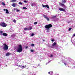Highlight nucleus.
Returning a JSON list of instances; mask_svg holds the SVG:
<instances>
[{
    "instance_id": "obj_9",
    "label": "nucleus",
    "mask_w": 75,
    "mask_h": 75,
    "mask_svg": "<svg viewBox=\"0 0 75 75\" xmlns=\"http://www.w3.org/2000/svg\"><path fill=\"white\" fill-rule=\"evenodd\" d=\"M11 54L8 52L6 54V56H9L10 55H11Z\"/></svg>"
},
{
    "instance_id": "obj_10",
    "label": "nucleus",
    "mask_w": 75,
    "mask_h": 75,
    "mask_svg": "<svg viewBox=\"0 0 75 75\" xmlns=\"http://www.w3.org/2000/svg\"><path fill=\"white\" fill-rule=\"evenodd\" d=\"M2 35H3V36H4L5 37H6V36H7V35L6 33H3Z\"/></svg>"
},
{
    "instance_id": "obj_29",
    "label": "nucleus",
    "mask_w": 75,
    "mask_h": 75,
    "mask_svg": "<svg viewBox=\"0 0 75 75\" xmlns=\"http://www.w3.org/2000/svg\"><path fill=\"white\" fill-rule=\"evenodd\" d=\"M31 46H33V47L34 46V44H32L31 45Z\"/></svg>"
},
{
    "instance_id": "obj_16",
    "label": "nucleus",
    "mask_w": 75,
    "mask_h": 75,
    "mask_svg": "<svg viewBox=\"0 0 75 75\" xmlns=\"http://www.w3.org/2000/svg\"><path fill=\"white\" fill-rule=\"evenodd\" d=\"M17 0H11V2H13V3H14V2H15V1H16Z\"/></svg>"
},
{
    "instance_id": "obj_30",
    "label": "nucleus",
    "mask_w": 75,
    "mask_h": 75,
    "mask_svg": "<svg viewBox=\"0 0 75 75\" xmlns=\"http://www.w3.org/2000/svg\"><path fill=\"white\" fill-rule=\"evenodd\" d=\"M53 74V72L50 71V75H52Z\"/></svg>"
},
{
    "instance_id": "obj_12",
    "label": "nucleus",
    "mask_w": 75,
    "mask_h": 75,
    "mask_svg": "<svg viewBox=\"0 0 75 75\" xmlns=\"http://www.w3.org/2000/svg\"><path fill=\"white\" fill-rule=\"evenodd\" d=\"M57 45V43L56 42H54L53 44L52 45V47H54V46H55Z\"/></svg>"
},
{
    "instance_id": "obj_22",
    "label": "nucleus",
    "mask_w": 75,
    "mask_h": 75,
    "mask_svg": "<svg viewBox=\"0 0 75 75\" xmlns=\"http://www.w3.org/2000/svg\"><path fill=\"white\" fill-rule=\"evenodd\" d=\"M19 4H21V5H23V3H21V2H20L19 3Z\"/></svg>"
},
{
    "instance_id": "obj_17",
    "label": "nucleus",
    "mask_w": 75,
    "mask_h": 75,
    "mask_svg": "<svg viewBox=\"0 0 75 75\" xmlns=\"http://www.w3.org/2000/svg\"><path fill=\"white\" fill-rule=\"evenodd\" d=\"M62 3H66V1L65 0H62Z\"/></svg>"
},
{
    "instance_id": "obj_1",
    "label": "nucleus",
    "mask_w": 75,
    "mask_h": 75,
    "mask_svg": "<svg viewBox=\"0 0 75 75\" xmlns=\"http://www.w3.org/2000/svg\"><path fill=\"white\" fill-rule=\"evenodd\" d=\"M23 51V47L21 45H18V47L17 49V51L18 52H21Z\"/></svg>"
},
{
    "instance_id": "obj_37",
    "label": "nucleus",
    "mask_w": 75,
    "mask_h": 75,
    "mask_svg": "<svg viewBox=\"0 0 75 75\" xmlns=\"http://www.w3.org/2000/svg\"><path fill=\"white\" fill-rule=\"evenodd\" d=\"M54 17H55V16H53V17H52V19H53V18H54Z\"/></svg>"
},
{
    "instance_id": "obj_46",
    "label": "nucleus",
    "mask_w": 75,
    "mask_h": 75,
    "mask_svg": "<svg viewBox=\"0 0 75 75\" xmlns=\"http://www.w3.org/2000/svg\"><path fill=\"white\" fill-rule=\"evenodd\" d=\"M43 41H44V40H43Z\"/></svg>"
},
{
    "instance_id": "obj_23",
    "label": "nucleus",
    "mask_w": 75,
    "mask_h": 75,
    "mask_svg": "<svg viewBox=\"0 0 75 75\" xmlns=\"http://www.w3.org/2000/svg\"><path fill=\"white\" fill-rule=\"evenodd\" d=\"M13 21L14 23H16V21L15 19L13 20Z\"/></svg>"
},
{
    "instance_id": "obj_49",
    "label": "nucleus",
    "mask_w": 75,
    "mask_h": 75,
    "mask_svg": "<svg viewBox=\"0 0 75 75\" xmlns=\"http://www.w3.org/2000/svg\"><path fill=\"white\" fill-rule=\"evenodd\" d=\"M74 46H75V44L74 45Z\"/></svg>"
},
{
    "instance_id": "obj_18",
    "label": "nucleus",
    "mask_w": 75,
    "mask_h": 75,
    "mask_svg": "<svg viewBox=\"0 0 75 75\" xmlns=\"http://www.w3.org/2000/svg\"><path fill=\"white\" fill-rule=\"evenodd\" d=\"M24 30H25V31H26L27 30H29V29L28 28H24Z\"/></svg>"
},
{
    "instance_id": "obj_26",
    "label": "nucleus",
    "mask_w": 75,
    "mask_h": 75,
    "mask_svg": "<svg viewBox=\"0 0 75 75\" xmlns=\"http://www.w3.org/2000/svg\"><path fill=\"white\" fill-rule=\"evenodd\" d=\"M37 23H38L37 22H36L34 23V24H35V25L36 24H37Z\"/></svg>"
},
{
    "instance_id": "obj_41",
    "label": "nucleus",
    "mask_w": 75,
    "mask_h": 75,
    "mask_svg": "<svg viewBox=\"0 0 75 75\" xmlns=\"http://www.w3.org/2000/svg\"><path fill=\"white\" fill-rule=\"evenodd\" d=\"M33 75H35L36 74H35L33 73Z\"/></svg>"
},
{
    "instance_id": "obj_4",
    "label": "nucleus",
    "mask_w": 75,
    "mask_h": 75,
    "mask_svg": "<svg viewBox=\"0 0 75 75\" xmlns=\"http://www.w3.org/2000/svg\"><path fill=\"white\" fill-rule=\"evenodd\" d=\"M0 25L2 27H6L7 26V25L6 24V23H2L0 24Z\"/></svg>"
},
{
    "instance_id": "obj_11",
    "label": "nucleus",
    "mask_w": 75,
    "mask_h": 75,
    "mask_svg": "<svg viewBox=\"0 0 75 75\" xmlns=\"http://www.w3.org/2000/svg\"><path fill=\"white\" fill-rule=\"evenodd\" d=\"M16 3H13L12 4V6L13 7H16Z\"/></svg>"
},
{
    "instance_id": "obj_40",
    "label": "nucleus",
    "mask_w": 75,
    "mask_h": 75,
    "mask_svg": "<svg viewBox=\"0 0 75 75\" xmlns=\"http://www.w3.org/2000/svg\"><path fill=\"white\" fill-rule=\"evenodd\" d=\"M28 48V46H26V47H25V48L26 49H27V48Z\"/></svg>"
},
{
    "instance_id": "obj_47",
    "label": "nucleus",
    "mask_w": 75,
    "mask_h": 75,
    "mask_svg": "<svg viewBox=\"0 0 75 75\" xmlns=\"http://www.w3.org/2000/svg\"><path fill=\"white\" fill-rule=\"evenodd\" d=\"M57 75H59V74H57Z\"/></svg>"
},
{
    "instance_id": "obj_38",
    "label": "nucleus",
    "mask_w": 75,
    "mask_h": 75,
    "mask_svg": "<svg viewBox=\"0 0 75 75\" xmlns=\"http://www.w3.org/2000/svg\"><path fill=\"white\" fill-rule=\"evenodd\" d=\"M48 74H50V75H51V74H50V71L48 72Z\"/></svg>"
},
{
    "instance_id": "obj_2",
    "label": "nucleus",
    "mask_w": 75,
    "mask_h": 75,
    "mask_svg": "<svg viewBox=\"0 0 75 75\" xmlns=\"http://www.w3.org/2000/svg\"><path fill=\"white\" fill-rule=\"evenodd\" d=\"M52 27V25L50 24L49 25H45V28H46L45 30H47V32L48 33L49 32V30H50V28H51Z\"/></svg>"
},
{
    "instance_id": "obj_34",
    "label": "nucleus",
    "mask_w": 75,
    "mask_h": 75,
    "mask_svg": "<svg viewBox=\"0 0 75 75\" xmlns=\"http://www.w3.org/2000/svg\"><path fill=\"white\" fill-rule=\"evenodd\" d=\"M34 33H32L31 34V36H34Z\"/></svg>"
},
{
    "instance_id": "obj_3",
    "label": "nucleus",
    "mask_w": 75,
    "mask_h": 75,
    "mask_svg": "<svg viewBox=\"0 0 75 75\" xmlns=\"http://www.w3.org/2000/svg\"><path fill=\"white\" fill-rule=\"evenodd\" d=\"M3 45H4V47H3L4 49V50L7 51L8 49V46L6 44H4Z\"/></svg>"
},
{
    "instance_id": "obj_24",
    "label": "nucleus",
    "mask_w": 75,
    "mask_h": 75,
    "mask_svg": "<svg viewBox=\"0 0 75 75\" xmlns=\"http://www.w3.org/2000/svg\"><path fill=\"white\" fill-rule=\"evenodd\" d=\"M22 66V68H25V67H26L27 66H26V65H25V66Z\"/></svg>"
},
{
    "instance_id": "obj_28",
    "label": "nucleus",
    "mask_w": 75,
    "mask_h": 75,
    "mask_svg": "<svg viewBox=\"0 0 75 75\" xmlns=\"http://www.w3.org/2000/svg\"><path fill=\"white\" fill-rule=\"evenodd\" d=\"M30 51H31V52H34V50H30Z\"/></svg>"
},
{
    "instance_id": "obj_42",
    "label": "nucleus",
    "mask_w": 75,
    "mask_h": 75,
    "mask_svg": "<svg viewBox=\"0 0 75 75\" xmlns=\"http://www.w3.org/2000/svg\"><path fill=\"white\" fill-rule=\"evenodd\" d=\"M73 36H75V33L74 34H73Z\"/></svg>"
},
{
    "instance_id": "obj_5",
    "label": "nucleus",
    "mask_w": 75,
    "mask_h": 75,
    "mask_svg": "<svg viewBox=\"0 0 75 75\" xmlns=\"http://www.w3.org/2000/svg\"><path fill=\"white\" fill-rule=\"evenodd\" d=\"M43 17H44V18L47 20V21H49L50 20L49 18L47 16L44 15H43Z\"/></svg>"
},
{
    "instance_id": "obj_8",
    "label": "nucleus",
    "mask_w": 75,
    "mask_h": 75,
    "mask_svg": "<svg viewBox=\"0 0 75 75\" xmlns=\"http://www.w3.org/2000/svg\"><path fill=\"white\" fill-rule=\"evenodd\" d=\"M36 4L34 3H32L31 4V6L32 7H33V6H36Z\"/></svg>"
},
{
    "instance_id": "obj_48",
    "label": "nucleus",
    "mask_w": 75,
    "mask_h": 75,
    "mask_svg": "<svg viewBox=\"0 0 75 75\" xmlns=\"http://www.w3.org/2000/svg\"><path fill=\"white\" fill-rule=\"evenodd\" d=\"M46 65H47V64H46Z\"/></svg>"
},
{
    "instance_id": "obj_27",
    "label": "nucleus",
    "mask_w": 75,
    "mask_h": 75,
    "mask_svg": "<svg viewBox=\"0 0 75 75\" xmlns=\"http://www.w3.org/2000/svg\"><path fill=\"white\" fill-rule=\"evenodd\" d=\"M23 9H27V8L25 7H23Z\"/></svg>"
},
{
    "instance_id": "obj_50",
    "label": "nucleus",
    "mask_w": 75,
    "mask_h": 75,
    "mask_svg": "<svg viewBox=\"0 0 75 75\" xmlns=\"http://www.w3.org/2000/svg\"><path fill=\"white\" fill-rule=\"evenodd\" d=\"M0 66H1L0 65Z\"/></svg>"
},
{
    "instance_id": "obj_21",
    "label": "nucleus",
    "mask_w": 75,
    "mask_h": 75,
    "mask_svg": "<svg viewBox=\"0 0 75 75\" xmlns=\"http://www.w3.org/2000/svg\"><path fill=\"white\" fill-rule=\"evenodd\" d=\"M28 29H29V30H32V29H33V28H32V27H31L29 28H28Z\"/></svg>"
},
{
    "instance_id": "obj_19",
    "label": "nucleus",
    "mask_w": 75,
    "mask_h": 75,
    "mask_svg": "<svg viewBox=\"0 0 75 75\" xmlns=\"http://www.w3.org/2000/svg\"><path fill=\"white\" fill-rule=\"evenodd\" d=\"M64 64V65H67V63L66 61H65L63 62Z\"/></svg>"
},
{
    "instance_id": "obj_25",
    "label": "nucleus",
    "mask_w": 75,
    "mask_h": 75,
    "mask_svg": "<svg viewBox=\"0 0 75 75\" xmlns=\"http://www.w3.org/2000/svg\"><path fill=\"white\" fill-rule=\"evenodd\" d=\"M2 4L3 6H5V4H4V3L2 2Z\"/></svg>"
},
{
    "instance_id": "obj_6",
    "label": "nucleus",
    "mask_w": 75,
    "mask_h": 75,
    "mask_svg": "<svg viewBox=\"0 0 75 75\" xmlns=\"http://www.w3.org/2000/svg\"><path fill=\"white\" fill-rule=\"evenodd\" d=\"M42 7H47V8H50V7H49V6H48V5H44L43 4H42Z\"/></svg>"
},
{
    "instance_id": "obj_32",
    "label": "nucleus",
    "mask_w": 75,
    "mask_h": 75,
    "mask_svg": "<svg viewBox=\"0 0 75 75\" xmlns=\"http://www.w3.org/2000/svg\"><path fill=\"white\" fill-rule=\"evenodd\" d=\"M24 3H27L28 2V1H24Z\"/></svg>"
},
{
    "instance_id": "obj_14",
    "label": "nucleus",
    "mask_w": 75,
    "mask_h": 75,
    "mask_svg": "<svg viewBox=\"0 0 75 75\" xmlns=\"http://www.w3.org/2000/svg\"><path fill=\"white\" fill-rule=\"evenodd\" d=\"M6 14H8V13H9V12H8V10H7V9L6 10Z\"/></svg>"
},
{
    "instance_id": "obj_33",
    "label": "nucleus",
    "mask_w": 75,
    "mask_h": 75,
    "mask_svg": "<svg viewBox=\"0 0 75 75\" xmlns=\"http://www.w3.org/2000/svg\"><path fill=\"white\" fill-rule=\"evenodd\" d=\"M72 30V28H69V31H70V30Z\"/></svg>"
},
{
    "instance_id": "obj_43",
    "label": "nucleus",
    "mask_w": 75,
    "mask_h": 75,
    "mask_svg": "<svg viewBox=\"0 0 75 75\" xmlns=\"http://www.w3.org/2000/svg\"><path fill=\"white\" fill-rule=\"evenodd\" d=\"M4 11H6V9H4Z\"/></svg>"
},
{
    "instance_id": "obj_13",
    "label": "nucleus",
    "mask_w": 75,
    "mask_h": 75,
    "mask_svg": "<svg viewBox=\"0 0 75 75\" xmlns=\"http://www.w3.org/2000/svg\"><path fill=\"white\" fill-rule=\"evenodd\" d=\"M59 5L60 6H65V5H64V4L61 3H59Z\"/></svg>"
},
{
    "instance_id": "obj_35",
    "label": "nucleus",
    "mask_w": 75,
    "mask_h": 75,
    "mask_svg": "<svg viewBox=\"0 0 75 75\" xmlns=\"http://www.w3.org/2000/svg\"><path fill=\"white\" fill-rule=\"evenodd\" d=\"M53 57V55L52 54H51L50 56V57Z\"/></svg>"
},
{
    "instance_id": "obj_39",
    "label": "nucleus",
    "mask_w": 75,
    "mask_h": 75,
    "mask_svg": "<svg viewBox=\"0 0 75 75\" xmlns=\"http://www.w3.org/2000/svg\"><path fill=\"white\" fill-rule=\"evenodd\" d=\"M54 41V39H52V42H53V41Z\"/></svg>"
},
{
    "instance_id": "obj_7",
    "label": "nucleus",
    "mask_w": 75,
    "mask_h": 75,
    "mask_svg": "<svg viewBox=\"0 0 75 75\" xmlns=\"http://www.w3.org/2000/svg\"><path fill=\"white\" fill-rule=\"evenodd\" d=\"M59 10H60V11H65V10L63 8H59Z\"/></svg>"
},
{
    "instance_id": "obj_45",
    "label": "nucleus",
    "mask_w": 75,
    "mask_h": 75,
    "mask_svg": "<svg viewBox=\"0 0 75 75\" xmlns=\"http://www.w3.org/2000/svg\"><path fill=\"white\" fill-rule=\"evenodd\" d=\"M14 10H16V9H14Z\"/></svg>"
},
{
    "instance_id": "obj_36",
    "label": "nucleus",
    "mask_w": 75,
    "mask_h": 75,
    "mask_svg": "<svg viewBox=\"0 0 75 75\" xmlns=\"http://www.w3.org/2000/svg\"><path fill=\"white\" fill-rule=\"evenodd\" d=\"M16 11H17V12H18V11H20V10H17Z\"/></svg>"
},
{
    "instance_id": "obj_31",
    "label": "nucleus",
    "mask_w": 75,
    "mask_h": 75,
    "mask_svg": "<svg viewBox=\"0 0 75 75\" xmlns=\"http://www.w3.org/2000/svg\"><path fill=\"white\" fill-rule=\"evenodd\" d=\"M38 67V66H36V67L35 66H33V67L35 68H37V67Z\"/></svg>"
},
{
    "instance_id": "obj_20",
    "label": "nucleus",
    "mask_w": 75,
    "mask_h": 75,
    "mask_svg": "<svg viewBox=\"0 0 75 75\" xmlns=\"http://www.w3.org/2000/svg\"><path fill=\"white\" fill-rule=\"evenodd\" d=\"M24 66V65H19V66H18V67H20V68H22V66Z\"/></svg>"
},
{
    "instance_id": "obj_44",
    "label": "nucleus",
    "mask_w": 75,
    "mask_h": 75,
    "mask_svg": "<svg viewBox=\"0 0 75 75\" xmlns=\"http://www.w3.org/2000/svg\"><path fill=\"white\" fill-rule=\"evenodd\" d=\"M50 61H49L48 62V64L49 63V62H50Z\"/></svg>"
},
{
    "instance_id": "obj_15",
    "label": "nucleus",
    "mask_w": 75,
    "mask_h": 75,
    "mask_svg": "<svg viewBox=\"0 0 75 75\" xmlns=\"http://www.w3.org/2000/svg\"><path fill=\"white\" fill-rule=\"evenodd\" d=\"M3 31H0V35H3Z\"/></svg>"
}]
</instances>
